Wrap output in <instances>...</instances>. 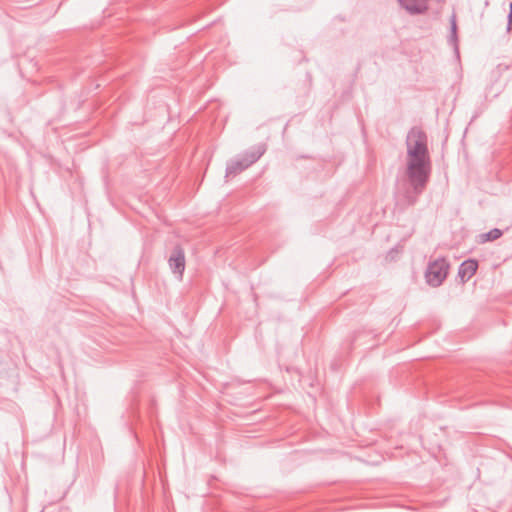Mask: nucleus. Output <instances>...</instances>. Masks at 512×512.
I'll use <instances>...</instances> for the list:
<instances>
[{"mask_svg": "<svg viewBox=\"0 0 512 512\" xmlns=\"http://www.w3.org/2000/svg\"><path fill=\"white\" fill-rule=\"evenodd\" d=\"M287 128H288V122L285 123V125H284V132L286 131Z\"/></svg>", "mask_w": 512, "mask_h": 512, "instance_id": "nucleus-10", "label": "nucleus"}, {"mask_svg": "<svg viewBox=\"0 0 512 512\" xmlns=\"http://www.w3.org/2000/svg\"><path fill=\"white\" fill-rule=\"evenodd\" d=\"M401 2L412 13L423 12L427 7L426 0H401Z\"/></svg>", "mask_w": 512, "mask_h": 512, "instance_id": "nucleus-7", "label": "nucleus"}, {"mask_svg": "<svg viewBox=\"0 0 512 512\" xmlns=\"http://www.w3.org/2000/svg\"><path fill=\"white\" fill-rule=\"evenodd\" d=\"M266 146L265 144H257L245 150L243 153L239 154L242 159L246 161L248 166L250 167L255 162H257L260 157L265 153Z\"/></svg>", "mask_w": 512, "mask_h": 512, "instance_id": "nucleus-4", "label": "nucleus"}, {"mask_svg": "<svg viewBox=\"0 0 512 512\" xmlns=\"http://www.w3.org/2000/svg\"><path fill=\"white\" fill-rule=\"evenodd\" d=\"M168 264L171 272L176 275L179 280H182L186 261L184 249L180 245L173 247L168 258Z\"/></svg>", "mask_w": 512, "mask_h": 512, "instance_id": "nucleus-3", "label": "nucleus"}, {"mask_svg": "<svg viewBox=\"0 0 512 512\" xmlns=\"http://www.w3.org/2000/svg\"><path fill=\"white\" fill-rule=\"evenodd\" d=\"M501 235V232L500 230L498 229H494L492 230L491 232H489V234H487V240H494V239H497L499 238Z\"/></svg>", "mask_w": 512, "mask_h": 512, "instance_id": "nucleus-8", "label": "nucleus"}, {"mask_svg": "<svg viewBox=\"0 0 512 512\" xmlns=\"http://www.w3.org/2000/svg\"><path fill=\"white\" fill-rule=\"evenodd\" d=\"M249 168L248 164L244 159L240 157V155H237L234 159H231L227 162L226 165V177H234L241 173L242 171Z\"/></svg>", "mask_w": 512, "mask_h": 512, "instance_id": "nucleus-5", "label": "nucleus"}, {"mask_svg": "<svg viewBox=\"0 0 512 512\" xmlns=\"http://www.w3.org/2000/svg\"><path fill=\"white\" fill-rule=\"evenodd\" d=\"M510 9H511V12H510V22H512V2H511V5H510Z\"/></svg>", "mask_w": 512, "mask_h": 512, "instance_id": "nucleus-9", "label": "nucleus"}, {"mask_svg": "<svg viewBox=\"0 0 512 512\" xmlns=\"http://www.w3.org/2000/svg\"><path fill=\"white\" fill-rule=\"evenodd\" d=\"M477 268L478 263L475 260H467L461 264L458 275L465 282L475 274Z\"/></svg>", "mask_w": 512, "mask_h": 512, "instance_id": "nucleus-6", "label": "nucleus"}, {"mask_svg": "<svg viewBox=\"0 0 512 512\" xmlns=\"http://www.w3.org/2000/svg\"><path fill=\"white\" fill-rule=\"evenodd\" d=\"M283 369L285 372H288V366H285Z\"/></svg>", "mask_w": 512, "mask_h": 512, "instance_id": "nucleus-11", "label": "nucleus"}, {"mask_svg": "<svg viewBox=\"0 0 512 512\" xmlns=\"http://www.w3.org/2000/svg\"><path fill=\"white\" fill-rule=\"evenodd\" d=\"M429 173L426 135L413 128L407 137V174L415 186L422 185Z\"/></svg>", "mask_w": 512, "mask_h": 512, "instance_id": "nucleus-1", "label": "nucleus"}, {"mask_svg": "<svg viewBox=\"0 0 512 512\" xmlns=\"http://www.w3.org/2000/svg\"><path fill=\"white\" fill-rule=\"evenodd\" d=\"M449 265L444 259H438L430 263L426 271L427 283L433 287L441 285L447 277Z\"/></svg>", "mask_w": 512, "mask_h": 512, "instance_id": "nucleus-2", "label": "nucleus"}]
</instances>
